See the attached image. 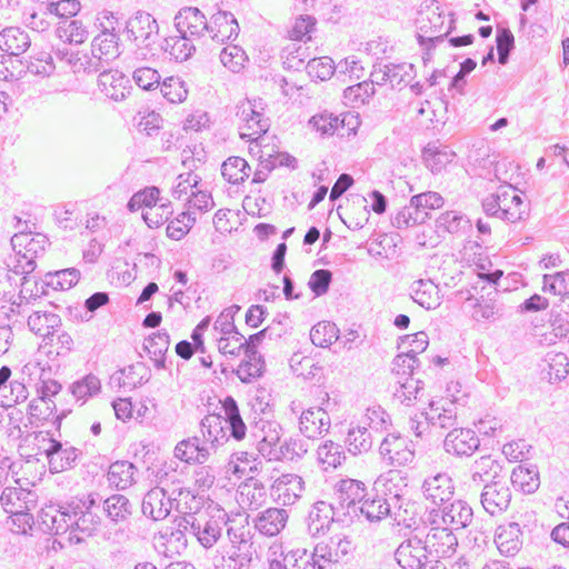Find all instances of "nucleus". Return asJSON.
Segmentation results:
<instances>
[{"label":"nucleus","mask_w":569,"mask_h":569,"mask_svg":"<svg viewBox=\"0 0 569 569\" xmlns=\"http://www.w3.org/2000/svg\"><path fill=\"white\" fill-rule=\"evenodd\" d=\"M221 409L224 416L209 415L201 420L203 437L211 441L212 447L223 445L230 437L241 441L247 435V426L232 396H227L221 400Z\"/></svg>","instance_id":"1"},{"label":"nucleus","mask_w":569,"mask_h":569,"mask_svg":"<svg viewBox=\"0 0 569 569\" xmlns=\"http://www.w3.org/2000/svg\"><path fill=\"white\" fill-rule=\"evenodd\" d=\"M407 477L402 476L400 470H389L386 477H380L371 491H367V496L358 507V511L365 516L369 522H379L391 513V503L385 496L392 495V499L400 501L401 489L400 482L407 487Z\"/></svg>","instance_id":"2"},{"label":"nucleus","mask_w":569,"mask_h":569,"mask_svg":"<svg viewBox=\"0 0 569 569\" xmlns=\"http://www.w3.org/2000/svg\"><path fill=\"white\" fill-rule=\"evenodd\" d=\"M122 32L138 48L152 51L159 38V24L152 14L139 10L124 22Z\"/></svg>","instance_id":"3"},{"label":"nucleus","mask_w":569,"mask_h":569,"mask_svg":"<svg viewBox=\"0 0 569 569\" xmlns=\"http://www.w3.org/2000/svg\"><path fill=\"white\" fill-rule=\"evenodd\" d=\"M426 542L415 537L402 541L395 551V559L403 569H425L431 560Z\"/></svg>","instance_id":"4"},{"label":"nucleus","mask_w":569,"mask_h":569,"mask_svg":"<svg viewBox=\"0 0 569 569\" xmlns=\"http://www.w3.org/2000/svg\"><path fill=\"white\" fill-rule=\"evenodd\" d=\"M367 496L366 485L356 479H341L335 486V505L337 509H347V512H350V509L355 515L358 513V503H361L363 498Z\"/></svg>","instance_id":"5"},{"label":"nucleus","mask_w":569,"mask_h":569,"mask_svg":"<svg viewBox=\"0 0 569 569\" xmlns=\"http://www.w3.org/2000/svg\"><path fill=\"white\" fill-rule=\"evenodd\" d=\"M480 447V439L470 428H455L450 430L443 440L446 452L456 457H470Z\"/></svg>","instance_id":"6"},{"label":"nucleus","mask_w":569,"mask_h":569,"mask_svg":"<svg viewBox=\"0 0 569 569\" xmlns=\"http://www.w3.org/2000/svg\"><path fill=\"white\" fill-rule=\"evenodd\" d=\"M119 41L120 37L114 26L101 24L100 33L91 42V53L94 58L109 63L121 54Z\"/></svg>","instance_id":"7"},{"label":"nucleus","mask_w":569,"mask_h":569,"mask_svg":"<svg viewBox=\"0 0 569 569\" xmlns=\"http://www.w3.org/2000/svg\"><path fill=\"white\" fill-rule=\"evenodd\" d=\"M480 498L483 509L489 515L496 516L508 509L511 501V491L505 483L490 480L489 483L485 485Z\"/></svg>","instance_id":"8"},{"label":"nucleus","mask_w":569,"mask_h":569,"mask_svg":"<svg viewBox=\"0 0 569 569\" xmlns=\"http://www.w3.org/2000/svg\"><path fill=\"white\" fill-rule=\"evenodd\" d=\"M174 27L180 34L200 38L208 29L204 13L197 7H183L174 16Z\"/></svg>","instance_id":"9"},{"label":"nucleus","mask_w":569,"mask_h":569,"mask_svg":"<svg viewBox=\"0 0 569 569\" xmlns=\"http://www.w3.org/2000/svg\"><path fill=\"white\" fill-rule=\"evenodd\" d=\"M240 31L236 17L230 11L219 10L211 16L208 21L207 32L211 34L213 41L223 43L234 40Z\"/></svg>","instance_id":"10"},{"label":"nucleus","mask_w":569,"mask_h":569,"mask_svg":"<svg viewBox=\"0 0 569 569\" xmlns=\"http://www.w3.org/2000/svg\"><path fill=\"white\" fill-rule=\"evenodd\" d=\"M423 493L436 506L448 503L455 493L452 479L447 473H437L423 481Z\"/></svg>","instance_id":"11"},{"label":"nucleus","mask_w":569,"mask_h":569,"mask_svg":"<svg viewBox=\"0 0 569 569\" xmlns=\"http://www.w3.org/2000/svg\"><path fill=\"white\" fill-rule=\"evenodd\" d=\"M425 542L438 559L451 557L458 546L457 537L448 528H432Z\"/></svg>","instance_id":"12"},{"label":"nucleus","mask_w":569,"mask_h":569,"mask_svg":"<svg viewBox=\"0 0 569 569\" xmlns=\"http://www.w3.org/2000/svg\"><path fill=\"white\" fill-rule=\"evenodd\" d=\"M31 46V38L19 27H8L0 31V50L19 58Z\"/></svg>","instance_id":"13"},{"label":"nucleus","mask_w":569,"mask_h":569,"mask_svg":"<svg viewBox=\"0 0 569 569\" xmlns=\"http://www.w3.org/2000/svg\"><path fill=\"white\" fill-rule=\"evenodd\" d=\"M330 428V418L326 410L322 408H309L302 412L299 420V429L301 433L313 439L321 435L322 431H328Z\"/></svg>","instance_id":"14"},{"label":"nucleus","mask_w":569,"mask_h":569,"mask_svg":"<svg viewBox=\"0 0 569 569\" xmlns=\"http://www.w3.org/2000/svg\"><path fill=\"white\" fill-rule=\"evenodd\" d=\"M522 531L518 522L501 525L496 530L495 542L499 551L507 556H515L522 546Z\"/></svg>","instance_id":"15"},{"label":"nucleus","mask_w":569,"mask_h":569,"mask_svg":"<svg viewBox=\"0 0 569 569\" xmlns=\"http://www.w3.org/2000/svg\"><path fill=\"white\" fill-rule=\"evenodd\" d=\"M456 157L457 154L455 151L439 141H431L422 149V159L425 164L432 171V173L441 172V170L445 169L448 163H451Z\"/></svg>","instance_id":"16"},{"label":"nucleus","mask_w":569,"mask_h":569,"mask_svg":"<svg viewBox=\"0 0 569 569\" xmlns=\"http://www.w3.org/2000/svg\"><path fill=\"white\" fill-rule=\"evenodd\" d=\"M410 297L426 310L436 309L440 306L439 289L430 279H419L410 286Z\"/></svg>","instance_id":"17"},{"label":"nucleus","mask_w":569,"mask_h":569,"mask_svg":"<svg viewBox=\"0 0 569 569\" xmlns=\"http://www.w3.org/2000/svg\"><path fill=\"white\" fill-rule=\"evenodd\" d=\"M416 221L420 224L431 218L430 210L440 209L445 204L443 197L436 191H426L410 198Z\"/></svg>","instance_id":"18"},{"label":"nucleus","mask_w":569,"mask_h":569,"mask_svg":"<svg viewBox=\"0 0 569 569\" xmlns=\"http://www.w3.org/2000/svg\"><path fill=\"white\" fill-rule=\"evenodd\" d=\"M102 510L113 525L129 520L133 512V505L123 495L113 493L102 501Z\"/></svg>","instance_id":"19"},{"label":"nucleus","mask_w":569,"mask_h":569,"mask_svg":"<svg viewBox=\"0 0 569 569\" xmlns=\"http://www.w3.org/2000/svg\"><path fill=\"white\" fill-rule=\"evenodd\" d=\"M473 517L472 508L463 500H455L443 505L441 519L445 525H452L455 529H462L470 525Z\"/></svg>","instance_id":"20"},{"label":"nucleus","mask_w":569,"mask_h":569,"mask_svg":"<svg viewBox=\"0 0 569 569\" xmlns=\"http://www.w3.org/2000/svg\"><path fill=\"white\" fill-rule=\"evenodd\" d=\"M510 480L512 486L520 489L523 493H535L540 486V476L537 465H519L512 470Z\"/></svg>","instance_id":"21"},{"label":"nucleus","mask_w":569,"mask_h":569,"mask_svg":"<svg viewBox=\"0 0 569 569\" xmlns=\"http://www.w3.org/2000/svg\"><path fill=\"white\" fill-rule=\"evenodd\" d=\"M438 236L443 237L445 233H463L471 229L470 219L460 211L449 210L441 213L435 223Z\"/></svg>","instance_id":"22"},{"label":"nucleus","mask_w":569,"mask_h":569,"mask_svg":"<svg viewBox=\"0 0 569 569\" xmlns=\"http://www.w3.org/2000/svg\"><path fill=\"white\" fill-rule=\"evenodd\" d=\"M28 327L37 336L43 337L44 340L53 341L56 328L61 325V318L48 311H34L28 318Z\"/></svg>","instance_id":"23"},{"label":"nucleus","mask_w":569,"mask_h":569,"mask_svg":"<svg viewBox=\"0 0 569 569\" xmlns=\"http://www.w3.org/2000/svg\"><path fill=\"white\" fill-rule=\"evenodd\" d=\"M508 193H491L481 201L482 210L487 217L499 218L503 221L516 223L520 222L523 211H510L501 207V201L507 199Z\"/></svg>","instance_id":"24"},{"label":"nucleus","mask_w":569,"mask_h":569,"mask_svg":"<svg viewBox=\"0 0 569 569\" xmlns=\"http://www.w3.org/2000/svg\"><path fill=\"white\" fill-rule=\"evenodd\" d=\"M336 505H327L325 501L315 503L309 513L308 531L311 536L325 533L329 529L330 520L336 515Z\"/></svg>","instance_id":"25"},{"label":"nucleus","mask_w":569,"mask_h":569,"mask_svg":"<svg viewBox=\"0 0 569 569\" xmlns=\"http://www.w3.org/2000/svg\"><path fill=\"white\" fill-rule=\"evenodd\" d=\"M161 50L168 52L170 58L177 62L189 60L196 52V46L187 34L164 38L160 44Z\"/></svg>","instance_id":"26"},{"label":"nucleus","mask_w":569,"mask_h":569,"mask_svg":"<svg viewBox=\"0 0 569 569\" xmlns=\"http://www.w3.org/2000/svg\"><path fill=\"white\" fill-rule=\"evenodd\" d=\"M288 513L284 509L269 508L256 519V528L266 536H274L284 528Z\"/></svg>","instance_id":"27"},{"label":"nucleus","mask_w":569,"mask_h":569,"mask_svg":"<svg viewBox=\"0 0 569 569\" xmlns=\"http://www.w3.org/2000/svg\"><path fill=\"white\" fill-rule=\"evenodd\" d=\"M20 66H26V68L19 69L21 71V79L27 74L31 73L39 77H49L53 73L56 67L53 63V58L48 52H39L36 56L30 57L29 59H18L17 60Z\"/></svg>","instance_id":"28"},{"label":"nucleus","mask_w":569,"mask_h":569,"mask_svg":"<svg viewBox=\"0 0 569 569\" xmlns=\"http://www.w3.org/2000/svg\"><path fill=\"white\" fill-rule=\"evenodd\" d=\"M137 470L136 466L128 460H117L112 462L108 470V481L118 490L129 488L133 482V475Z\"/></svg>","instance_id":"29"},{"label":"nucleus","mask_w":569,"mask_h":569,"mask_svg":"<svg viewBox=\"0 0 569 569\" xmlns=\"http://www.w3.org/2000/svg\"><path fill=\"white\" fill-rule=\"evenodd\" d=\"M80 276V271L74 267L49 271L44 274V286H50L54 291L69 290L79 282Z\"/></svg>","instance_id":"30"},{"label":"nucleus","mask_w":569,"mask_h":569,"mask_svg":"<svg viewBox=\"0 0 569 569\" xmlns=\"http://www.w3.org/2000/svg\"><path fill=\"white\" fill-rule=\"evenodd\" d=\"M57 36L69 44H81L88 38L86 27L79 20H61L56 30Z\"/></svg>","instance_id":"31"},{"label":"nucleus","mask_w":569,"mask_h":569,"mask_svg":"<svg viewBox=\"0 0 569 569\" xmlns=\"http://www.w3.org/2000/svg\"><path fill=\"white\" fill-rule=\"evenodd\" d=\"M58 411L57 403L54 401H48L42 399H34L28 405L29 425L38 428L42 422H49L51 416Z\"/></svg>","instance_id":"32"},{"label":"nucleus","mask_w":569,"mask_h":569,"mask_svg":"<svg viewBox=\"0 0 569 569\" xmlns=\"http://www.w3.org/2000/svg\"><path fill=\"white\" fill-rule=\"evenodd\" d=\"M339 338V329L333 322L320 321L310 330V340L316 347L328 348Z\"/></svg>","instance_id":"33"},{"label":"nucleus","mask_w":569,"mask_h":569,"mask_svg":"<svg viewBox=\"0 0 569 569\" xmlns=\"http://www.w3.org/2000/svg\"><path fill=\"white\" fill-rule=\"evenodd\" d=\"M68 390L76 400L86 401L100 392L101 382L98 377L89 373L71 383Z\"/></svg>","instance_id":"34"},{"label":"nucleus","mask_w":569,"mask_h":569,"mask_svg":"<svg viewBox=\"0 0 569 569\" xmlns=\"http://www.w3.org/2000/svg\"><path fill=\"white\" fill-rule=\"evenodd\" d=\"M191 532L197 536L198 541L204 547H212L221 536V527L217 520H208L202 527L199 521H191Z\"/></svg>","instance_id":"35"},{"label":"nucleus","mask_w":569,"mask_h":569,"mask_svg":"<svg viewBox=\"0 0 569 569\" xmlns=\"http://www.w3.org/2000/svg\"><path fill=\"white\" fill-rule=\"evenodd\" d=\"M547 376L551 383L565 380L569 375V358L563 352L548 353Z\"/></svg>","instance_id":"36"},{"label":"nucleus","mask_w":569,"mask_h":569,"mask_svg":"<svg viewBox=\"0 0 569 569\" xmlns=\"http://www.w3.org/2000/svg\"><path fill=\"white\" fill-rule=\"evenodd\" d=\"M375 93L376 89L373 84L368 81H362L345 89V103L351 104L352 107L361 106L368 103L369 99L373 97Z\"/></svg>","instance_id":"37"},{"label":"nucleus","mask_w":569,"mask_h":569,"mask_svg":"<svg viewBox=\"0 0 569 569\" xmlns=\"http://www.w3.org/2000/svg\"><path fill=\"white\" fill-rule=\"evenodd\" d=\"M160 91L170 103H180L187 99L186 82L179 77H168L160 83Z\"/></svg>","instance_id":"38"},{"label":"nucleus","mask_w":569,"mask_h":569,"mask_svg":"<svg viewBox=\"0 0 569 569\" xmlns=\"http://www.w3.org/2000/svg\"><path fill=\"white\" fill-rule=\"evenodd\" d=\"M346 443L348 451L353 456L366 452L372 446L371 435L366 427L351 428L348 431Z\"/></svg>","instance_id":"39"},{"label":"nucleus","mask_w":569,"mask_h":569,"mask_svg":"<svg viewBox=\"0 0 569 569\" xmlns=\"http://www.w3.org/2000/svg\"><path fill=\"white\" fill-rule=\"evenodd\" d=\"M305 68L309 77L320 81L329 80L336 71L335 61L327 56L310 59Z\"/></svg>","instance_id":"40"},{"label":"nucleus","mask_w":569,"mask_h":569,"mask_svg":"<svg viewBox=\"0 0 569 569\" xmlns=\"http://www.w3.org/2000/svg\"><path fill=\"white\" fill-rule=\"evenodd\" d=\"M196 223V217L192 212L184 211L170 220L167 226V236L172 240H181L191 230Z\"/></svg>","instance_id":"41"},{"label":"nucleus","mask_w":569,"mask_h":569,"mask_svg":"<svg viewBox=\"0 0 569 569\" xmlns=\"http://www.w3.org/2000/svg\"><path fill=\"white\" fill-rule=\"evenodd\" d=\"M82 456V451L73 446H66L60 455H57L54 461L51 462L49 470L51 473H59L66 470L73 469L79 458Z\"/></svg>","instance_id":"42"},{"label":"nucleus","mask_w":569,"mask_h":569,"mask_svg":"<svg viewBox=\"0 0 569 569\" xmlns=\"http://www.w3.org/2000/svg\"><path fill=\"white\" fill-rule=\"evenodd\" d=\"M430 415L426 413V420L430 421L432 426H439L441 429H455L458 427L457 415L452 409L442 408V411L439 412V407L437 402H430Z\"/></svg>","instance_id":"43"},{"label":"nucleus","mask_w":569,"mask_h":569,"mask_svg":"<svg viewBox=\"0 0 569 569\" xmlns=\"http://www.w3.org/2000/svg\"><path fill=\"white\" fill-rule=\"evenodd\" d=\"M39 239L31 237L30 233L20 232L11 238L13 249L17 246L23 247L26 252L37 257L44 251V246L48 243V238L44 234H38Z\"/></svg>","instance_id":"44"},{"label":"nucleus","mask_w":569,"mask_h":569,"mask_svg":"<svg viewBox=\"0 0 569 569\" xmlns=\"http://www.w3.org/2000/svg\"><path fill=\"white\" fill-rule=\"evenodd\" d=\"M266 371V361L264 359L252 360L246 362V360H241L240 365L237 369H232V372L237 375L242 383H251L253 380L259 379L263 376Z\"/></svg>","instance_id":"45"},{"label":"nucleus","mask_w":569,"mask_h":569,"mask_svg":"<svg viewBox=\"0 0 569 569\" xmlns=\"http://www.w3.org/2000/svg\"><path fill=\"white\" fill-rule=\"evenodd\" d=\"M389 69L392 88L406 87L416 76V68L412 63H389Z\"/></svg>","instance_id":"46"},{"label":"nucleus","mask_w":569,"mask_h":569,"mask_svg":"<svg viewBox=\"0 0 569 569\" xmlns=\"http://www.w3.org/2000/svg\"><path fill=\"white\" fill-rule=\"evenodd\" d=\"M309 124L322 137L333 136L338 132V116L323 111L312 116Z\"/></svg>","instance_id":"47"},{"label":"nucleus","mask_w":569,"mask_h":569,"mask_svg":"<svg viewBox=\"0 0 569 569\" xmlns=\"http://www.w3.org/2000/svg\"><path fill=\"white\" fill-rule=\"evenodd\" d=\"M74 516H78L76 522V529L87 536H92L98 527L101 525V517L93 510H70Z\"/></svg>","instance_id":"48"},{"label":"nucleus","mask_w":569,"mask_h":569,"mask_svg":"<svg viewBox=\"0 0 569 569\" xmlns=\"http://www.w3.org/2000/svg\"><path fill=\"white\" fill-rule=\"evenodd\" d=\"M318 457L322 463L337 468L346 460L342 447L331 440L326 441L318 448Z\"/></svg>","instance_id":"49"},{"label":"nucleus","mask_w":569,"mask_h":569,"mask_svg":"<svg viewBox=\"0 0 569 569\" xmlns=\"http://www.w3.org/2000/svg\"><path fill=\"white\" fill-rule=\"evenodd\" d=\"M333 274L329 269L315 270L308 281V287L315 297L325 296L332 283Z\"/></svg>","instance_id":"50"},{"label":"nucleus","mask_w":569,"mask_h":569,"mask_svg":"<svg viewBox=\"0 0 569 569\" xmlns=\"http://www.w3.org/2000/svg\"><path fill=\"white\" fill-rule=\"evenodd\" d=\"M240 309L241 307L239 305H231L230 307L223 309L213 325L214 329L219 330L222 336H228L231 333L238 335V328L234 325V317L240 311Z\"/></svg>","instance_id":"51"},{"label":"nucleus","mask_w":569,"mask_h":569,"mask_svg":"<svg viewBox=\"0 0 569 569\" xmlns=\"http://www.w3.org/2000/svg\"><path fill=\"white\" fill-rule=\"evenodd\" d=\"M133 81L142 90L151 91L160 87L161 77L159 72L150 67H141L133 71Z\"/></svg>","instance_id":"52"},{"label":"nucleus","mask_w":569,"mask_h":569,"mask_svg":"<svg viewBox=\"0 0 569 569\" xmlns=\"http://www.w3.org/2000/svg\"><path fill=\"white\" fill-rule=\"evenodd\" d=\"M246 52L239 46L223 48L220 52V61L232 72H239L246 61Z\"/></svg>","instance_id":"53"},{"label":"nucleus","mask_w":569,"mask_h":569,"mask_svg":"<svg viewBox=\"0 0 569 569\" xmlns=\"http://www.w3.org/2000/svg\"><path fill=\"white\" fill-rule=\"evenodd\" d=\"M147 345H143V349L152 356H166L169 345H170V335L167 330H159L152 335H150L147 339Z\"/></svg>","instance_id":"54"},{"label":"nucleus","mask_w":569,"mask_h":569,"mask_svg":"<svg viewBox=\"0 0 569 569\" xmlns=\"http://www.w3.org/2000/svg\"><path fill=\"white\" fill-rule=\"evenodd\" d=\"M317 20L313 16L300 14L296 18L295 24L290 30V37L293 40L301 41L307 37L310 39V33L316 28Z\"/></svg>","instance_id":"55"},{"label":"nucleus","mask_w":569,"mask_h":569,"mask_svg":"<svg viewBox=\"0 0 569 569\" xmlns=\"http://www.w3.org/2000/svg\"><path fill=\"white\" fill-rule=\"evenodd\" d=\"M361 124V119L358 112L348 111L338 116V132L339 137L356 136Z\"/></svg>","instance_id":"56"},{"label":"nucleus","mask_w":569,"mask_h":569,"mask_svg":"<svg viewBox=\"0 0 569 569\" xmlns=\"http://www.w3.org/2000/svg\"><path fill=\"white\" fill-rule=\"evenodd\" d=\"M81 9L79 0H59L48 3V11L51 14L59 17L61 20L71 19Z\"/></svg>","instance_id":"57"},{"label":"nucleus","mask_w":569,"mask_h":569,"mask_svg":"<svg viewBox=\"0 0 569 569\" xmlns=\"http://www.w3.org/2000/svg\"><path fill=\"white\" fill-rule=\"evenodd\" d=\"M251 547L252 543L244 540L238 547L232 546L233 551L229 555V568L242 569L248 567L252 560Z\"/></svg>","instance_id":"58"},{"label":"nucleus","mask_w":569,"mask_h":569,"mask_svg":"<svg viewBox=\"0 0 569 569\" xmlns=\"http://www.w3.org/2000/svg\"><path fill=\"white\" fill-rule=\"evenodd\" d=\"M407 441L400 433H388L379 447L381 458L388 462L393 455L402 450Z\"/></svg>","instance_id":"59"},{"label":"nucleus","mask_w":569,"mask_h":569,"mask_svg":"<svg viewBox=\"0 0 569 569\" xmlns=\"http://www.w3.org/2000/svg\"><path fill=\"white\" fill-rule=\"evenodd\" d=\"M473 469H476V475H487L490 480H497L501 477L503 468L501 463L492 459L491 456H482L475 461Z\"/></svg>","instance_id":"60"},{"label":"nucleus","mask_w":569,"mask_h":569,"mask_svg":"<svg viewBox=\"0 0 569 569\" xmlns=\"http://www.w3.org/2000/svg\"><path fill=\"white\" fill-rule=\"evenodd\" d=\"M269 332V339H280L287 335H291L292 326L289 321L288 312H278L271 323L266 327Z\"/></svg>","instance_id":"61"},{"label":"nucleus","mask_w":569,"mask_h":569,"mask_svg":"<svg viewBox=\"0 0 569 569\" xmlns=\"http://www.w3.org/2000/svg\"><path fill=\"white\" fill-rule=\"evenodd\" d=\"M102 497L98 492H89L81 496L72 497L68 500V508L70 510L74 509H83V510H93L99 509L102 505Z\"/></svg>","instance_id":"62"},{"label":"nucleus","mask_w":569,"mask_h":569,"mask_svg":"<svg viewBox=\"0 0 569 569\" xmlns=\"http://www.w3.org/2000/svg\"><path fill=\"white\" fill-rule=\"evenodd\" d=\"M569 271H559L553 274H543V292H550L556 296H562L563 292L567 291V280L566 277Z\"/></svg>","instance_id":"63"},{"label":"nucleus","mask_w":569,"mask_h":569,"mask_svg":"<svg viewBox=\"0 0 569 569\" xmlns=\"http://www.w3.org/2000/svg\"><path fill=\"white\" fill-rule=\"evenodd\" d=\"M563 309H553L550 310V319L549 322L552 327L555 336L558 338H565L569 335V317L562 312Z\"/></svg>","instance_id":"64"}]
</instances>
